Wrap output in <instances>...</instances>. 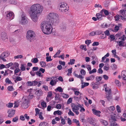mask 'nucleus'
I'll list each match as a JSON object with an SVG mask.
<instances>
[{
  "label": "nucleus",
  "instance_id": "nucleus-1",
  "mask_svg": "<svg viewBox=\"0 0 126 126\" xmlns=\"http://www.w3.org/2000/svg\"><path fill=\"white\" fill-rule=\"evenodd\" d=\"M43 10V6L38 3L32 5L30 7L29 13L31 18L34 22H36L38 20V15L41 14Z\"/></svg>",
  "mask_w": 126,
  "mask_h": 126
},
{
  "label": "nucleus",
  "instance_id": "nucleus-2",
  "mask_svg": "<svg viewBox=\"0 0 126 126\" xmlns=\"http://www.w3.org/2000/svg\"><path fill=\"white\" fill-rule=\"evenodd\" d=\"M53 24L50 22L45 21L42 22L41 24V27L43 32L47 34L51 33L53 29L52 26Z\"/></svg>",
  "mask_w": 126,
  "mask_h": 126
},
{
  "label": "nucleus",
  "instance_id": "nucleus-3",
  "mask_svg": "<svg viewBox=\"0 0 126 126\" xmlns=\"http://www.w3.org/2000/svg\"><path fill=\"white\" fill-rule=\"evenodd\" d=\"M47 18L52 24L57 22L59 19L58 15L53 12L48 13L47 15Z\"/></svg>",
  "mask_w": 126,
  "mask_h": 126
},
{
  "label": "nucleus",
  "instance_id": "nucleus-4",
  "mask_svg": "<svg viewBox=\"0 0 126 126\" xmlns=\"http://www.w3.org/2000/svg\"><path fill=\"white\" fill-rule=\"evenodd\" d=\"M59 10L62 12H66L68 10V7L65 2H62L59 4Z\"/></svg>",
  "mask_w": 126,
  "mask_h": 126
},
{
  "label": "nucleus",
  "instance_id": "nucleus-5",
  "mask_svg": "<svg viewBox=\"0 0 126 126\" xmlns=\"http://www.w3.org/2000/svg\"><path fill=\"white\" fill-rule=\"evenodd\" d=\"M35 35V33L34 32L31 30H29L27 32L26 38L27 40L31 41L34 39Z\"/></svg>",
  "mask_w": 126,
  "mask_h": 126
},
{
  "label": "nucleus",
  "instance_id": "nucleus-6",
  "mask_svg": "<svg viewBox=\"0 0 126 126\" xmlns=\"http://www.w3.org/2000/svg\"><path fill=\"white\" fill-rule=\"evenodd\" d=\"M79 104L77 105L73 103L71 104V107L73 111L77 115H78L79 114Z\"/></svg>",
  "mask_w": 126,
  "mask_h": 126
},
{
  "label": "nucleus",
  "instance_id": "nucleus-7",
  "mask_svg": "<svg viewBox=\"0 0 126 126\" xmlns=\"http://www.w3.org/2000/svg\"><path fill=\"white\" fill-rule=\"evenodd\" d=\"M28 19L25 15H22L19 20V24L22 25H25L28 23Z\"/></svg>",
  "mask_w": 126,
  "mask_h": 126
},
{
  "label": "nucleus",
  "instance_id": "nucleus-8",
  "mask_svg": "<svg viewBox=\"0 0 126 126\" xmlns=\"http://www.w3.org/2000/svg\"><path fill=\"white\" fill-rule=\"evenodd\" d=\"M15 17L14 14L12 12L8 11L6 15L5 18L8 21H10L14 19Z\"/></svg>",
  "mask_w": 126,
  "mask_h": 126
},
{
  "label": "nucleus",
  "instance_id": "nucleus-9",
  "mask_svg": "<svg viewBox=\"0 0 126 126\" xmlns=\"http://www.w3.org/2000/svg\"><path fill=\"white\" fill-rule=\"evenodd\" d=\"M28 100L23 98L22 99V104L21 106L22 108L24 109L27 108L28 107Z\"/></svg>",
  "mask_w": 126,
  "mask_h": 126
},
{
  "label": "nucleus",
  "instance_id": "nucleus-10",
  "mask_svg": "<svg viewBox=\"0 0 126 126\" xmlns=\"http://www.w3.org/2000/svg\"><path fill=\"white\" fill-rule=\"evenodd\" d=\"M45 71V69H43L42 68H40L39 70L36 72V75L39 77H43V75L41 73V72L42 73H44Z\"/></svg>",
  "mask_w": 126,
  "mask_h": 126
},
{
  "label": "nucleus",
  "instance_id": "nucleus-11",
  "mask_svg": "<svg viewBox=\"0 0 126 126\" xmlns=\"http://www.w3.org/2000/svg\"><path fill=\"white\" fill-rule=\"evenodd\" d=\"M8 53L7 52H4L2 53L0 56L1 59L4 62H5L6 60L5 59L8 56Z\"/></svg>",
  "mask_w": 126,
  "mask_h": 126
},
{
  "label": "nucleus",
  "instance_id": "nucleus-12",
  "mask_svg": "<svg viewBox=\"0 0 126 126\" xmlns=\"http://www.w3.org/2000/svg\"><path fill=\"white\" fill-rule=\"evenodd\" d=\"M8 117L11 118L14 116L15 114V110L12 109L9 110L8 111Z\"/></svg>",
  "mask_w": 126,
  "mask_h": 126
},
{
  "label": "nucleus",
  "instance_id": "nucleus-13",
  "mask_svg": "<svg viewBox=\"0 0 126 126\" xmlns=\"http://www.w3.org/2000/svg\"><path fill=\"white\" fill-rule=\"evenodd\" d=\"M109 119L110 123L111 122H115L116 121V115L114 114H112L110 115L109 117Z\"/></svg>",
  "mask_w": 126,
  "mask_h": 126
},
{
  "label": "nucleus",
  "instance_id": "nucleus-14",
  "mask_svg": "<svg viewBox=\"0 0 126 126\" xmlns=\"http://www.w3.org/2000/svg\"><path fill=\"white\" fill-rule=\"evenodd\" d=\"M95 77V76L94 75H92L89 77H86L85 79L87 81L89 80L93 81Z\"/></svg>",
  "mask_w": 126,
  "mask_h": 126
},
{
  "label": "nucleus",
  "instance_id": "nucleus-15",
  "mask_svg": "<svg viewBox=\"0 0 126 126\" xmlns=\"http://www.w3.org/2000/svg\"><path fill=\"white\" fill-rule=\"evenodd\" d=\"M92 110L93 111V113L94 114L98 117H100V114L101 113L100 111L99 110H97L94 109H93Z\"/></svg>",
  "mask_w": 126,
  "mask_h": 126
},
{
  "label": "nucleus",
  "instance_id": "nucleus-16",
  "mask_svg": "<svg viewBox=\"0 0 126 126\" xmlns=\"http://www.w3.org/2000/svg\"><path fill=\"white\" fill-rule=\"evenodd\" d=\"M1 39L3 41H6L7 40V38L6 33L4 32L2 33L1 34Z\"/></svg>",
  "mask_w": 126,
  "mask_h": 126
},
{
  "label": "nucleus",
  "instance_id": "nucleus-17",
  "mask_svg": "<svg viewBox=\"0 0 126 126\" xmlns=\"http://www.w3.org/2000/svg\"><path fill=\"white\" fill-rule=\"evenodd\" d=\"M81 88L83 89L84 87L88 86L89 85V83L88 82H84L83 80H81Z\"/></svg>",
  "mask_w": 126,
  "mask_h": 126
},
{
  "label": "nucleus",
  "instance_id": "nucleus-18",
  "mask_svg": "<svg viewBox=\"0 0 126 126\" xmlns=\"http://www.w3.org/2000/svg\"><path fill=\"white\" fill-rule=\"evenodd\" d=\"M43 2L46 5L49 6H51V4L50 0H44Z\"/></svg>",
  "mask_w": 126,
  "mask_h": 126
},
{
  "label": "nucleus",
  "instance_id": "nucleus-19",
  "mask_svg": "<svg viewBox=\"0 0 126 126\" xmlns=\"http://www.w3.org/2000/svg\"><path fill=\"white\" fill-rule=\"evenodd\" d=\"M96 16L97 17L98 19L101 20L102 19V13H101V12L99 13L96 14Z\"/></svg>",
  "mask_w": 126,
  "mask_h": 126
},
{
  "label": "nucleus",
  "instance_id": "nucleus-20",
  "mask_svg": "<svg viewBox=\"0 0 126 126\" xmlns=\"http://www.w3.org/2000/svg\"><path fill=\"white\" fill-rule=\"evenodd\" d=\"M121 77L123 79L126 81V72L123 71L122 72Z\"/></svg>",
  "mask_w": 126,
  "mask_h": 126
},
{
  "label": "nucleus",
  "instance_id": "nucleus-21",
  "mask_svg": "<svg viewBox=\"0 0 126 126\" xmlns=\"http://www.w3.org/2000/svg\"><path fill=\"white\" fill-rule=\"evenodd\" d=\"M124 41H117V43L119 46L120 47H124L125 45H124Z\"/></svg>",
  "mask_w": 126,
  "mask_h": 126
},
{
  "label": "nucleus",
  "instance_id": "nucleus-22",
  "mask_svg": "<svg viewBox=\"0 0 126 126\" xmlns=\"http://www.w3.org/2000/svg\"><path fill=\"white\" fill-rule=\"evenodd\" d=\"M120 13L124 17L126 18V10H121L120 11Z\"/></svg>",
  "mask_w": 126,
  "mask_h": 126
},
{
  "label": "nucleus",
  "instance_id": "nucleus-23",
  "mask_svg": "<svg viewBox=\"0 0 126 126\" xmlns=\"http://www.w3.org/2000/svg\"><path fill=\"white\" fill-rule=\"evenodd\" d=\"M63 114L62 111L59 110H57L54 112L53 114L56 115L57 114L58 115H61Z\"/></svg>",
  "mask_w": 126,
  "mask_h": 126
},
{
  "label": "nucleus",
  "instance_id": "nucleus-24",
  "mask_svg": "<svg viewBox=\"0 0 126 126\" xmlns=\"http://www.w3.org/2000/svg\"><path fill=\"white\" fill-rule=\"evenodd\" d=\"M102 77H101L97 76L96 77V79L97 82L96 83V84H98V82H99L102 79Z\"/></svg>",
  "mask_w": 126,
  "mask_h": 126
},
{
  "label": "nucleus",
  "instance_id": "nucleus-25",
  "mask_svg": "<svg viewBox=\"0 0 126 126\" xmlns=\"http://www.w3.org/2000/svg\"><path fill=\"white\" fill-rule=\"evenodd\" d=\"M40 63L41 67H45L46 65V62L44 61H40Z\"/></svg>",
  "mask_w": 126,
  "mask_h": 126
},
{
  "label": "nucleus",
  "instance_id": "nucleus-26",
  "mask_svg": "<svg viewBox=\"0 0 126 126\" xmlns=\"http://www.w3.org/2000/svg\"><path fill=\"white\" fill-rule=\"evenodd\" d=\"M74 76L80 79H83L84 78V77L82 76L81 75H78L77 74L75 73V72L74 73Z\"/></svg>",
  "mask_w": 126,
  "mask_h": 126
},
{
  "label": "nucleus",
  "instance_id": "nucleus-27",
  "mask_svg": "<svg viewBox=\"0 0 126 126\" xmlns=\"http://www.w3.org/2000/svg\"><path fill=\"white\" fill-rule=\"evenodd\" d=\"M123 17L121 15H116L115 16V19L116 21L118 20L119 19L121 18L122 19H123L122 18Z\"/></svg>",
  "mask_w": 126,
  "mask_h": 126
},
{
  "label": "nucleus",
  "instance_id": "nucleus-28",
  "mask_svg": "<svg viewBox=\"0 0 126 126\" xmlns=\"http://www.w3.org/2000/svg\"><path fill=\"white\" fill-rule=\"evenodd\" d=\"M100 122L104 126H107L108 124V123L106 121L103 120H100Z\"/></svg>",
  "mask_w": 126,
  "mask_h": 126
},
{
  "label": "nucleus",
  "instance_id": "nucleus-29",
  "mask_svg": "<svg viewBox=\"0 0 126 126\" xmlns=\"http://www.w3.org/2000/svg\"><path fill=\"white\" fill-rule=\"evenodd\" d=\"M23 79L22 78L20 77L17 76L16 78V79L15 80V83H16L17 81H20L22 80Z\"/></svg>",
  "mask_w": 126,
  "mask_h": 126
},
{
  "label": "nucleus",
  "instance_id": "nucleus-30",
  "mask_svg": "<svg viewBox=\"0 0 126 126\" xmlns=\"http://www.w3.org/2000/svg\"><path fill=\"white\" fill-rule=\"evenodd\" d=\"M118 39L120 40V41H124L125 40H126V36L123 35L122 36L120 37Z\"/></svg>",
  "mask_w": 126,
  "mask_h": 126
},
{
  "label": "nucleus",
  "instance_id": "nucleus-31",
  "mask_svg": "<svg viewBox=\"0 0 126 126\" xmlns=\"http://www.w3.org/2000/svg\"><path fill=\"white\" fill-rule=\"evenodd\" d=\"M55 90L56 91H57L60 92H62L63 91V90L61 87H58Z\"/></svg>",
  "mask_w": 126,
  "mask_h": 126
},
{
  "label": "nucleus",
  "instance_id": "nucleus-32",
  "mask_svg": "<svg viewBox=\"0 0 126 126\" xmlns=\"http://www.w3.org/2000/svg\"><path fill=\"white\" fill-rule=\"evenodd\" d=\"M89 123L93 125L94 124H95V121L92 118H90L88 121Z\"/></svg>",
  "mask_w": 126,
  "mask_h": 126
},
{
  "label": "nucleus",
  "instance_id": "nucleus-33",
  "mask_svg": "<svg viewBox=\"0 0 126 126\" xmlns=\"http://www.w3.org/2000/svg\"><path fill=\"white\" fill-rule=\"evenodd\" d=\"M73 123H76L77 126H80L79 121L78 120H77L76 119H74L73 120Z\"/></svg>",
  "mask_w": 126,
  "mask_h": 126
},
{
  "label": "nucleus",
  "instance_id": "nucleus-34",
  "mask_svg": "<svg viewBox=\"0 0 126 126\" xmlns=\"http://www.w3.org/2000/svg\"><path fill=\"white\" fill-rule=\"evenodd\" d=\"M31 62L34 63H38V60L37 58H34L32 59Z\"/></svg>",
  "mask_w": 126,
  "mask_h": 126
},
{
  "label": "nucleus",
  "instance_id": "nucleus-35",
  "mask_svg": "<svg viewBox=\"0 0 126 126\" xmlns=\"http://www.w3.org/2000/svg\"><path fill=\"white\" fill-rule=\"evenodd\" d=\"M110 124L111 126H120L119 125L115 122H111Z\"/></svg>",
  "mask_w": 126,
  "mask_h": 126
},
{
  "label": "nucleus",
  "instance_id": "nucleus-36",
  "mask_svg": "<svg viewBox=\"0 0 126 126\" xmlns=\"http://www.w3.org/2000/svg\"><path fill=\"white\" fill-rule=\"evenodd\" d=\"M21 71H24L26 70V67L25 65L24 64H22L21 65V67L20 68Z\"/></svg>",
  "mask_w": 126,
  "mask_h": 126
},
{
  "label": "nucleus",
  "instance_id": "nucleus-37",
  "mask_svg": "<svg viewBox=\"0 0 126 126\" xmlns=\"http://www.w3.org/2000/svg\"><path fill=\"white\" fill-rule=\"evenodd\" d=\"M19 65L18 63L16 62L13 64V67L14 68H16L18 67Z\"/></svg>",
  "mask_w": 126,
  "mask_h": 126
},
{
  "label": "nucleus",
  "instance_id": "nucleus-38",
  "mask_svg": "<svg viewBox=\"0 0 126 126\" xmlns=\"http://www.w3.org/2000/svg\"><path fill=\"white\" fill-rule=\"evenodd\" d=\"M75 60L74 59H71L70 60V62L68 63L69 65H72L74 64L75 62Z\"/></svg>",
  "mask_w": 126,
  "mask_h": 126
},
{
  "label": "nucleus",
  "instance_id": "nucleus-39",
  "mask_svg": "<svg viewBox=\"0 0 126 126\" xmlns=\"http://www.w3.org/2000/svg\"><path fill=\"white\" fill-rule=\"evenodd\" d=\"M61 96L62 97L64 98H68L69 97V95L68 94L64 93H62Z\"/></svg>",
  "mask_w": 126,
  "mask_h": 126
},
{
  "label": "nucleus",
  "instance_id": "nucleus-40",
  "mask_svg": "<svg viewBox=\"0 0 126 126\" xmlns=\"http://www.w3.org/2000/svg\"><path fill=\"white\" fill-rule=\"evenodd\" d=\"M101 13H102V14L104 13L106 15H108L109 14L108 11L107 10H102L101 11Z\"/></svg>",
  "mask_w": 126,
  "mask_h": 126
},
{
  "label": "nucleus",
  "instance_id": "nucleus-41",
  "mask_svg": "<svg viewBox=\"0 0 126 126\" xmlns=\"http://www.w3.org/2000/svg\"><path fill=\"white\" fill-rule=\"evenodd\" d=\"M5 82L6 83H8V84H12V83L11 81L8 78H6L5 80Z\"/></svg>",
  "mask_w": 126,
  "mask_h": 126
},
{
  "label": "nucleus",
  "instance_id": "nucleus-42",
  "mask_svg": "<svg viewBox=\"0 0 126 126\" xmlns=\"http://www.w3.org/2000/svg\"><path fill=\"white\" fill-rule=\"evenodd\" d=\"M79 108H80V111L81 112H84L85 111V110L83 107L80 104Z\"/></svg>",
  "mask_w": 126,
  "mask_h": 126
},
{
  "label": "nucleus",
  "instance_id": "nucleus-43",
  "mask_svg": "<svg viewBox=\"0 0 126 126\" xmlns=\"http://www.w3.org/2000/svg\"><path fill=\"white\" fill-rule=\"evenodd\" d=\"M23 57V56L21 55H19L15 56L14 58L15 59L22 58Z\"/></svg>",
  "mask_w": 126,
  "mask_h": 126
},
{
  "label": "nucleus",
  "instance_id": "nucleus-44",
  "mask_svg": "<svg viewBox=\"0 0 126 126\" xmlns=\"http://www.w3.org/2000/svg\"><path fill=\"white\" fill-rule=\"evenodd\" d=\"M56 83V82L55 80H52L50 82V84L52 86L55 85Z\"/></svg>",
  "mask_w": 126,
  "mask_h": 126
},
{
  "label": "nucleus",
  "instance_id": "nucleus-45",
  "mask_svg": "<svg viewBox=\"0 0 126 126\" xmlns=\"http://www.w3.org/2000/svg\"><path fill=\"white\" fill-rule=\"evenodd\" d=\"M96 35H99L101 34L102 33V31H101L98 30L95 31Z\"/></svg>",
  "mask_w": 126,
  "mask_h": 126
},
{
  "label": "nucleus",
  "instance_id": "nucleus-46",
  "mask_svg": "<svg viewBox=\"0 0 126 126\" xmlns=\"http://www.w3.org/2000/svg\"><path fill=\"white\" fill-rule=\"evenodd\" d=\"M52 92L51 91H49L48 93V94L47 96V97L50 98V99L51 97L52 96Z\"/></svg>",
  "mask_w": 126,
  "mask_h": 126
},
{
  "label": "nucleus",
  "instance_id": "nucleus-47",
  "mask_svg": "<svg viewBox=\"0 0 126 126\" xmlns=\"http://www.w3.org/2000/svg\"><path fill=\"white\" fill-rule=\"evenodd\" d=\"M46 103L44 101L42 102L41 103V105L43 108H45L47 107Z\"/></svg>",
  "mask_w": 126,
  "mask_h": 126
},
{
  "label": "nucleus",
  "instance_id": "nucleus-48",
  "mask_svg": "<svg viewBox=\"0 0 126 126\" xmlns=\"http://www.w3.org/2000/svg\"><path fill=\"white\" fill-rule=\"evenodd\" d=\"M47 124L46 122H43L40 123L39 126H47Z\"/></svg>",
  "mask_w": 126,
  "mask_h": 126
},
{
  "label": "nucleus",
  "instance_id": "nucleus-49",
  "mask_svg": "<svg viewBox=\"0 0 126 126\" xmlns=\"http://www.w3.org/2000/svg\"><path fill=\"white\" fill-rule=\"evenodd\" d=\"M97 70L95 68H94L92 70H90L89 72V73L90 74H91L94 73H95L96 72Z\"/></svg>",
  "mask_w": 126,
  "mask_h": 126
},
{
  "label": "nucleus",
  "instance_id": "nucleus-50",
  "mask_svg": "<svg viewBox=\"0 0 126 126\" xmlns=\"http://www.w3.org/2000/svg\"><path fill=\"white\" fill-rule=\"evenodd\" d=\"M106 98L108 100L110 101L112 99V96L110 94L107 95Z\"/></svg>",
  "mask_w": 126,
  "mask_h": 126
},
{
  "label": "nucleus",
  "instance_id": "nucleus-51",
  "mask_svg": "<svg viewBox=\"0 0 126 126\" xmlns=\"http://www.w3.org/2000/svg\"><path fill=\"white\" fill-rule=\"evenodd\" d=\"M115 82L116 85L120 87L121 86V83L119 82V81L118 80H116L115 81Z\"/></svg>",
  "mask_w": 126,
  "mask_h": 126
},
{
  "label": "nucleus",
  "instance_id": "nucleus-52",
  "mask_svg": "<svg viewBox=\"0 0 126 126\" xmlns=\"http://www.w3.org/2000/svg\"><path fill=\"white\" fill-rule=\"evenodd\" d=\"M35 111L36 112V114L35 115L37 116L38 114H39L40 112H39L40 111V110L39 109L37 108H36L35 109Z\"/></svg>",
  "mask_w": 126,
  "mask_h": 126
},
{
  "label": "nucleus",
  "instance_id": "nucleus-53",
  "mask_svg": "<svg viewBox=\"0 0 126 126\" xmlns=\"http://www.w3.org/2000/svg\"><path fill=\"white\" fill-rule=\"evenodd\" d=\"M81 49H82L84 50L85 51L87 50V49L86 48V46L85 45H82L80 46V47Z\"/></svg>",
  "mask_w": 126,
  "mask_h": 126
},
{
  "label": "nucleus",
  "instance_id": "nucleus-54",
  "mask_svg": "<svg viewBox=\"0 0 126 126\" xmlns=\"http://www.w3.org/2000/svg\"><path fill=\"white\" fill-rule=\"evenodd\" d=\"M81 74L83 75H84L86 73V72L84 69H82L80 71Z\"/></svg>",
  "mask_w": 126,
  "mask_h": 126
},
{
  "label": "nucleus",
  "instance_id": "nucleus-55",
  "mask_svg": "<svg viewBox=\"0 0 126 126\" xmlns=\"http://www.w3.org/2000/svg\"><path fill=\"white\" fill-rule=\"evenodd\" d=\"M108 109L110 111H113L115 109V108L113 106H110L108 108Z\"/></svg>",
  "mask_w": 126,
  "mask_h": 126
},
{
  "label": "nucleus",
  "instance_id": "nucleus-56",
  "mask_svg": "<svg viewBox=\"0 0 126 126\" xmlns=\"http://www.w3.org/2000/svg\"><path fill=\"white\" fill-rule=\"evenodd\" d=\"M13 65V63H10L8 64H6V68H9L11 66Z\"/></svg>",
  "mask_w": 126,
  "mask_h": 126
},
{
  "label": "nucleus",
  "instance_id": "nucleus-57",
  "mask_svg": "<svg viewBox=\"0 0 126 126\" xmlns=\"http://www.w3.org/2000/svg\"><path fill=\"white\" fill-rule=\"evenodd\" d=\"M105 92H107L108 94H110L111 93V89H109L108 90H107V88H105Z\"/></svg>",
  "mask_w": 126,
  "mask_h": 126
},
{
  "label": "nucleus",
  "instance_id": "nucleus-58",
  "mask_svg": "<svg viewBox=\"0 0 126 126\" xmlns=\"http://www.w3.org/2000/svg\"><path fill=\"white\" fill-rule=\"evenodd\" d=\"M18 120V116H16L13 119L12 121L13 122H16Z\"/></svg>",
  "mask_w": 126,
  "mask_h": 126
},
{
  "label": "nucleus",
  "instance_id": "nucleus-59",
  "mask_svg": "<svg viewBox=\"0 0 126 126\" xmlns=\"http://www.w3.org/2000/svg\"><path fill=\"white\" fill-rule=\"evenodd\" d=\"M7 89L9 91H11L14 90V89L12 86H9L8 87Z\"/></svg>",
  "mask_w": 126,
  "mask_h": 126
},
{
  "label": "nucleus",
  "instance_id": "nucleus-60",
  "mask_svg": "<svg viewBox=\"0 0 126 126\" xmlns=\"http://www.w3.org/2000/svg\"><path fill=\"white\" fill-rule=\"evenodd\" d=\"M72 68H71L68 69V73L67 74V75L69 76L70 75V74H71L72 73Z\"/></svg>",
  "mask_w": 126,
  "mask_h": 126
},
{
  "label": "nucleus",
  "instance_id": "nucleus-61",
  "mask_svg": "<svg viewBox=\"0 0 126 126\" xmlns=\"http://www.w3.org/2000/svg\"><path fill=\"white\" fill-rule=\"evenodd\" d=\"M62 105L61 104H58L56 105V108L58 109H60L62 107Z\"/></svg>",
  "mask_w": 126,
  "mask_h": 126
},
{
  "label": "nucleus",
  "instance_id": "nucleus-62",
  "mask_svg": "<svg viewBox=\"0 0 126 126\" xmlns=\"http://www.w3.org/2000/svg\"><path fill=\"white\" fill-rule=\"evenodd\" d=\"M39 116V117L40 119L41 120H42L44 119V117L43 116L42 114V112H40L39 114H38Z\"/></svg>",
  "mask_w": 126,
  "mask_h": 126
},
{
  "label": "nucleus",
  "instance_id": "nucleus-63",
  "mask_svg": "<svg viewBox=\"0 0 126 126\" xmlns=\"http://www.w3.org/2000/svg\"><path fill=\"white\" fill-rule=\"evenodd\" d=\"M68 114L69 115L74 116L75 115L74 113L70 110H69Z\"/></svg>",
  "mask_w": 126,
  "mask_h": 126
},
{
  "label": "nucleus",
  "instance_id": "nucleus-64",
  "mask_svg": "<svg viewBox=\"0 0 126 126\" xmlns=\"http://www.w3.org/2000/svg\"><path fill=\"white\" fill-rule=\"evenodd\" d=\"M38 67L37 66L33 67L32 68V70L34 71H38Z\"/></svg>",
  "mask_w": 126,
  "mask_h": 126
}]
</instances>
